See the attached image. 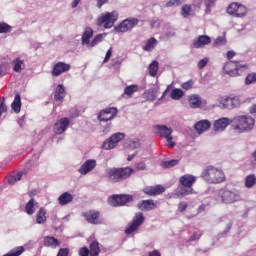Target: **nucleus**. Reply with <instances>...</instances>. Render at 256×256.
Returning a JSON list of instances; mask_svg holds the SVG:
<instances>
[{"mask_svg": "<svg viewBox=\"0 0 256 256\" xmlns=\"http://www.w3.org/2000/svg\"><path fill=\"white\" fill-rule=\"evenodd\" d=\"M243 105V96L241 95H220L216 98V103L214 107H219V109H227L228 111H233Z\"/></svg>", "mask_w": 256, "mask_h": 256, "instance_id": "obj_1", "label": "nucleus"}, {"mask_svg": "<svg viewBox=\"0 0 256 256\" xmlns=\"http://www.w3.org/2000/svg\"><path fill=\"white\" fill-rule=\"evenodd\" d=\"M201 177L210 185H218L225 181V172L221 168L209 165L202 171Z\"/></svg>", "mask_w": 256, "mask_h": 256, "instance_id": "obj_2", "label": "nucleus"}, {"mask_svg": "<svg viewBox=\"0 0 256 256\" xmlns=\"http://www.w3.org/2000/svg\"><path fill=\"white\" fill-rule=\"evenodd\" d=\"M215 200L217 203H224L225 205H231L241 201V193L239 190H229L227 188H222L215 192Z\"/></svg>", "mask_w": 256, "mask_h": 256, "instance_id": "obj_3", "label": "nucleus"}, {"mask_svg": "<svg viewBox=\"0 0 256 256\" xmlns=\"http://www.w3.org/2000/svg\"><path fill=\"white\" fill-rule=\"evenodd\" d=\"M232 123L238 133H249L255 127V118L249 115H239L232 119Z\"/></svg>", "mask_w": 256, "mask_h": 256, "instance_id": "obj_4", "label": "nucleus"}, {"mask_svg": "<svg viewBox=\"0 0 256 256\" xmlns=\"http://www.w3.org/2000/svg\"><path fill=\"white\" fill-rule=\"evenodd\" d=\"M134 170L130 167L125 168H110L106 171V176L112 183H117L119 181H123L128 179L133 175Z\"/></svg>", "mask_w": 256, "mask_h": 256, "instance_id": "obj_5", "label": "nucleus"}, {"mask_svg": "<svg viewBox=\"0 0 256 256\" xmlns=\"http://www.w3.org/2000/svg\"><path fill=\"white\" fill-rule=\"evenodd\" d=\"M196 181L197 177L191 174H185L184 176L180 177V183L183 187L177 191V197H185V195H191V193H193V185Z\"/></svg>", "mask_w": 256, "mask_h": 256, "instance_id": "obj_6", "label": "nucleus"}, {"mask_svg": "<svg viewBox=\"0 0 256 256\" xmlns=\"http://www.w3.org/2000/svg\"><path fill=\"white\" fill-rule=\"evenodd\" d=\"M119 19V12L117 11H112V12H105L102 13L98 19H97V25L99 27H103L105 29H111L113 25H115V22Z\"/></svg>", "mask_w": 256, "mask_h": 256, "instance_id": "obj_7", "label": "nucleus"}, {"mask_svg": "<svg viewBox=\"0 0 256 256\" xmlns=\"http://www.w3.org/2000/svg\"><path fill=\"white\" fill-rule=\"evenodd\" d=\"M154 133L158 137H163L168 143V147H175V142H173V128L167 127L166 125H155Z\"/></svg>", "mask_w": 256, "mask_h": 256, "instance_id": "obj_8", "label": "nucleus"}, {"mask_svg": "<svg viewBox=\"0 0 256 256\" xmlns=\"http://www.w3.org/2000/svg\"><path fill=\"white\" fill-rule=\"evenodd\" d=\"M223 70L226 75H230V77H237V75H241L243 71H247V66L237 62H227L224 64Z\"/></svg>", "mask_w": 256, "mask_h": 256, "instance_id": "obj_9", "label": "nucleus"}, {"mask_svg": "<svg viewBox=\"0 0 256 256\" xmlns=\"http://www.w3.org/2000/svg\"><path fill=\"white\" fill-rule=\"evenodd\" d=\"M123 139H125V133L123 132L114 133L104 141L102 147L103 149H106V151L115 149L119 144V142L123 141Z\"/></svg>", "mask_w": 256, "mask_h": 256, "instance_id": "obj_10", "label": "nucleus"}, {"mask_svg": "<svg viewBox=\"0 0 256 256\" xmlns=\"http://www.w3.org/2000/svg\"><path fill=\"white\" fill-rule=\"evenodd\" d=\"M201 5H203V0H195L193 5L185 4L181 8L180 15H182L184 19H187L188 17H191V15H195V11L201 9Z\"/></svg>", "mask_w": 256, "mask_h": 256, "instance_id": "obj_11", "label": "nucleus"}, {"mask_svg": "<svg viewBox=\"0 0 256 256\" xmlns=\"http://www.w3.org/2000/svg\"><path fill=\"white\" fill-rule=\"evenodd\" d=\"M129 201H133V196L127 194L113 195L108 199V203L112 207H122L126 203H129Z\"/></svg>", "mask_w": 256, "mask_h": 256, "instance_id": "obj_12", "label": "nucleus"}, {"mask_svg": "<svg viewBox=\"0 0 256 256\" xmlns=\"http://www.w3.org/2000/svg\"><path fill=\"white\" fill-rule=\"evenodd\" d=\"M227 13L229 15H233V17H245V15L248 13V10L245 5L233 2L228 6Z\"/></svg>", "mask_w": 256, "mask_h": 256, "instance_id": "obj_13", "label": "nucleus"}, {"mask_svg": "<svg viewBox=\"0 0 256 256\" xmlns=\"http://www.w3.org/2000/svg\"><path fill=\"white\" fill-rule=\"evenodd\" d=\"M143 221H145V217L143 216V213L138 212L132 222L128 225L125 233L126 235H131L132 233H135L143 225Z\"/></svg>", "mask_w": 256, "mask_h": 256, "instance_id": "obj_14", "label": "nucleus"}, {"mask_svg": "<svg viewBox=\"0 0 256 256\" xmlns=\"http://www.w3.org/2000/svg\"><path fill=\"white\" fill-rule=\"evenodd\" d=\"M139 23V20L135 18H129L122 21L118 26L115 27V30L118 33H127V31H131L133 27H135Z\"/></svg>", "mask_w": 256, "mask_h": 256, "instance_id": "obj_15", "label": "nucleus"}, {"mask_svg": "<svg viewBox=\"0 0 256 256\" xmlns=\"http://www.w3.org/2000/svg\"><path fill=\"white\" fill-rule=\"evenodd\" d=\"M101 253V248L99 247V242L94 241L90 244V250L87 247L80 248L79 255L80 256H99Z\"/></svg>", "mask_w": 256, "mask_h": 256, "instance_id": "obj_16", "label": "nucleus"}, {"mask_svg": "<svg viewBox=\"0 0 256 256\" xmlns=\"http://www.w3.org/2000/svg\"><path fill=\"white\" fill-rule=\"evenodd\" d=\"M96 167L97 160L88 159L80 166L78 173H80V175H89V173H91V171H93Z\"/></svg>", "mask_w": 256, "mask_h": 256, "instance_id": "obj_17", "label": "nucleus"}, {"mask_svg": "<svg viewBox=\"0 0 256 256\" xmlns=\"http://www.w3.org/2000/svg\"><path fill=\"white\" fill-rule=\"evenodd\" d=\"M71 70V64L65 62H57L54 64L52 69V76L59 77V75H63V73H67V71Z\"/></svg>", "mask_w": 256, "mask_h": 256, "instance_id": "obj_18", "label": "nucleus"}, {"mask_svg": "<svg viewBox=\"0 0 256 256\" xmlns=\"http://www.w3.org/2000/svg\"><path fill=\"white\" fill-rule=\"evenodd\" d=\"M70 123L71 120H69V118H61L54 124V132L57 135H62V133H65L67 129H69Z\"/></svg>", "mask_w": 256, "mask_h": 256, "instance_id": "obj_19", "label": "nucleus"}, {"mask_svg": "<svg viewBox=\"0 0 256 256\" xmlns=\"http://www.w3.org/2000/svg\"><path fill=\"white\" fill-rule=\"evenodd\" d=\"M101 214L99 211L95 210H89L87 212L82 213V217L86 219L88 223H91L92 225H99L101 221H99V216Z\"/></svg>", "mask_w": 256, "mask_h": 256, "instance_id": "obj_20", "label": "nucleus"}, {"mask_svg": "<svg viewBox=\"0 0 256 256\" xmlns=\"http://www.w3.org/2000/svg\"><path fill=\"white\" fill-rule=\"evenodd\" d=\"M117 116L116 108H107L100 112L98 119L99 121H111Z\"/></svg>", "mask_w": 256, "mask_h": 256, "instance_id": "obj_21", "label": "nucleus"}, {"mask_svg": "<svg viewBox=\"0 0 256 256\" xmlns=\"http://www.w3.org/2000/svg\"><path fill=\"white\" fill-rule=\"evenodd\" d=\"M210 43H211V37L207 35H201L193 40L192 45L194 49H203V47L209 45Z\"/></svg>", "mask_w": 256, "mask_h": 256, "instance_id": "obj_22", "label": "nucleus"}, {"mask_svg": "<svg viewBox=\"0 0 256 256\" xmlns=\"http://www.w3.org/2000/svg\"><path fill=\"white\" fill-rule=\"evenodd\" d=\"M93 38V28L86 27L82 34L81 43L84 47L89 49L91 47V39Z\"/></svg>", "mask_w": 256, "mask_h": 256, "instance_id": "obj_23", "label": "nucleus"}, {"mask_svg": "<svg viewBox=\"0 0 256 256\" xmlns=\"http://www.w3.org/2000/svg\"><path fill=\"white\" fill-rule=\"evenodd\" d=\"M194 129L198 135H203L205 131L211 129V122L209 120H200L194 124Z\"/></svg>", "mask_w": 256, "mask_h": 256, "instance_id": "obj_24", "label": "nucleus"}, {"mask_svg": "<svg viewBox=\"0 0 256 256\" xmlns=\"http://www.w3.org/2000/svg\"><path fill=\"white\" fill-rule=\"evenodd\" d=\"M143 192L146 195L153 197L155 195H161V193H165V187H163L162 185L148 186L143 189Z\"/></svg>", "mask_w": 256, "mask_h": 256, "instance_id": "obj_25", "label": "nucleus"}, {"mask_svg": "<svg viewBox=\"0 0 256 256\" xmlns=\"http://www.w3.org/2000/svg\"><path fill=\"white\" fill-rule=\"evenodd\" d=\"M230 123H233V120L225 117L220 118L214 122V131H225Z\"/></svg>", "mask_w": 256, "mask_h": 256, "instance_id": "obj_26", "label": "nucleus"}, {"mask_svg": "<svg viewBox=\"0 0 256 256\" xmlns=\"http://www.w3.org/2000/svg\"><path fill=\"white\" fill-rule=\"evenodd\" d=\"M188 103L192 109H199L201 107V96L197 94L190 95L188 97Z\"/></svg>", "mask_w": 256, "mask_h": 256, "instance_id": "obj_27", "label": "nucleus"}, {"mask_svg": "<svg viewBox=\"0 0 256 256\" xmlns=\"http://www.w3.org/2000/svg\"><path fill=\"white\" fill-rule=\"evenodd\" d=\"M36 223L38 225H45L47 223V210L45 208H40L36 213Z\"/></svg>", "mask_w": 256, "mask_h": 256, "instance_id": "obj_28", "label": "nucleus"}, {"mask_svg": "<svg viewBox=\"0 0 256 256\" xmlns=\"http://www.w3.org/2000/svg\"><path fill=\"white\" fill-rule=\"evenodd\" d=\"M65 95H67V92L65 91V86H63V84H59L55 89V101H61L62 99H65Z\"/></svg>", "mask_w": 256, "mask_h": 256, "instance_id": "obj_29", "label": "nucleus"}, {"mask_svg": "<svg viewBox=\"0 0 256 256\" xmlns=\"http://www.w3.org/2000/svg\"><path fill=\"white\" fill-rule=\"evenodd\" d=\"M13 65V71L15 73H21L23 69H25V60H22L21 58H16L12 61Z\"/></svg>", "mask_w": 256, "mask_h": 256, "instance_id": "obj_30", "label": "nucleus"}, {"mask_svg": "<svg viewBox=\"0 0 256 256\" xmlns=\"http://www.w3.org/2000/svg\"><path fill=\"white\" fill-rule=\"evenodd\" d=\"M71 201H73V195H71L69 192H64L58 198V203L59 205H62V206L69 205Z\"/></svg>", "mask_w": 256, "mask_h": 256, "instance_id": "obj_31", "label": "nucleus"}, {"mask_svg": "<svg viewBox=\"0 0 256 256\" xmlns=\"http://www.w3.org/2000/svg\"><path fill=\"white\" fill-rule=\"evenodd\" d=\"M155 207L153 200H143L138 204V208L141 209V211H151V209H155Z\"/></svg>", "mask_w": 256, "mask_h": 256, "instance_id": "obj_32", "label": "nucleus"}, {"mask_svg": "<svg viewBox=\"0 0 256 256\" xmlns=\"http://www.w3.org/2000/svg\"><path fill=\"white\" fill-rule=\"evenodd\" d=\"M244 185L246 189H253L256 185V175L255 174H249L245 177Z\"/></svg>", "mask_w": 256, "mask_h": 256, "instance_id": "obj_33", "label": "nucleus"}, {"mask_svg": "<svg viewBox=\"0 0 256 256\" xmlns=\"http://www.w3.org/2000/svg\"><path fill=\"white\" fill-rule=\"evenodd\" d=\"M11 107L15 113H21V95L16 94Z\"/></svg>", "mask_w": 256, "mask_h": 256, "instance_id": "obj_34", "label": "nucleus"}, {"mask_svg": "<svg viewBox=\"0 0 256 256\" xmlns=\"http://www.w3.org/2000/svg\"><path fill=\"white\" fill-rule=\"evenodd\" d=\"M157 39L155 38H150L146 41V44L143 46L144 51H153L157 47Z\"/></svg>", "mask_w": 256, "mask_h": 256, "instance_id": "obj_35", "label": "nucleus"}, {"mask_svg": "<svg viewBox=\"0 0 256 256\" xmlns=\"http://www.w3.org/2000/svg\"><path fill=\"white\" fill-rule=\"evenodd\" d=\"M105 37H107L106 33L96 35L93 38V40L90 42L89 49H93V47H97V45H99V43H103V39H105Z\"/></svg>", "mask_w": 256, "mask_h": 256, "instance_id": "obj_36", "label": "nucleus"}, {"mask_svg": "<svg viewBox=\"0 0 256 256\" xmlns=\"http://www.w3.org/2000/svg\"><path fill=\"white\" fill-rule=\"evenodd\" d=\"M37 205V202H35V199H30L28 203L25 206V211L27 215H33L35 213V206Z\"/></svg>", "mask_w": 256, "mask_h": 256, "instance_id": "obj_37", "label": "nucleus"}, {"mask_svg": "<svg viewBox=\"0 0 256 256\" xmlns=\"http://www.w3.org/2000/svg\"><path fill=\"white\" fill-rule=\"evenodd\" d=\"M148 71H149V75L151 77H156L157 76V73L159 71V62L157 61H153L149 67H148Z\"/></svg>", "mask_w": 256, "mask_h": 256, "instance_id": "obj_38", "label": "nucleus"}, {"mask_svg": "<svg viewBox=\"0 0 256 256\" xmlns=\"http://www.w3.org/2000/svg\"><path fill=\"white\" fill-rule=\"evenodd\" d=\"M25 253V247L18 246L16 248H13L10 252L4 254L3 256H20Z\"/></svg>", "mask_w": 256, "mask_h": 256, "instance_id": "obj_39", "label": "nucleus"}, {"mask_svg": "<svg viewBox=\"0 0 256 256\" xmlns=\"http://www.w3.org/2000/svg\"><path fill=\"white\" fill-rule=\"evenodd\" d=\"M137 91H139V86L132 84L124 89L122 96L125 97V95H127V97H131V95H133V93H137Z\"/></svg>", "mask_w": 256, "mask_h": 256, "instance_id": "obj_40", "label": "nucleus"}, {"mask_svg": "<svg viewBox=\"0 0 256 256\" xmlns=\"http://www.w3.org/2000/svg\"><path fill=\"white\" fill-rule=\"evenodd\" d=\"M185 95V92L179 88H175L171 91L170 97L171 99H174V101H179L183 96Z\"/></svg>", "mask_w": 256, "mask_h": 256, "instance_id": "obj_41", "label": "nucleus"}, {"mask_svg": "<svg viewBox=\"0 0 256 256\" xmlns=\"http://www.w3.org/2000/svg\"><path fill=\"white\" fill-rule=\"evenodd\" d=\"M44 245L46 247H57L59 245V240L55 239V237H46L44 239Z\"/></svg>", "mask_w": 256, "mask_h": 256, "instance_id": "obj_42", "label": "nucleus"}, {"mask_svg": "<svg viewBox=\"0 0 256 256\" xmlns=\"http://www.w3.org/2000/svg\"><path fill=\"white\" fill-rule=\"evenodd\" d=\"M126 145L129 149H139L141 147V142H139V139L134 138L127 140Z\"/></svg>", "mask_w": 256, "mask_h": 256, "instance_id": "obj_43", "label": "nucleus"}, {"mask_svg": "<svg viewBox=\"0 0 256 256\" xmlns=\"http://www.w3.org/2000/svg\"><path fill=\"white\" fill-rule=\"evenodd\" d=\"M22 177H23V172H18L17 174H13L9 176L8 178L9 185H15L16 181H21Z\"/></svg>", "mask_w": 256, "mask_h": 256, "instance_id": "obj_44", "label": "nucleus"}, {"mask_svg": "<svg viewBox=\"0 0 256 256\" xmlns=\"http://www.w3.org/2000/svg\"><path fill=\"white\" fill-rule=\"evenodd\" d=\"M179 164V160H169L162 162V167L164 169H171V167H175V165Z\"/></svg>", "mask_w": 256, "mask_h": 256, "instance_id": "obj_45", "label": "nucleus"}, {"mask_svg": "<svg viewBox=\"0 0 256 256\" xmlns=\"http://www.w3.org/2000/svg\"><path fill=\"white\" fill-rule=\"evenodd\" d=\"M158 93H159V88L150 89L148 91V99H150V101H155L157 99Z\"/></svg>", "mask_w": 256, "mask_h": 256, "instance_id": "obj_46", "label": "nucleus"}, {"mask_svg": "<svg viewBox=\"0 0 256 256\" xmlns=\"http://www.w3.org/2000/svg\"><path fill=\"white\" fill-rule=\"evenodd\" d=\"M215 1L217 0H202V3H204L206 7V13H211V8L215 7Z\"/></svg>", "mask_w": 256, "mask_h": 256, "instance_id": "obj_47", "label": "nucleus"}, {"mask_svg": "<svg viewBox=\"0 0 256 256\" xmlns=\"http://www.w3.org/2000/svg\"><path fill=\"white\" fill-rule=\"evenodd\" d=\"M253 83H256V73H250L247 75L245 79L246 85H253Z\"/></svg>", "mask_w": 256, "mask_h": 256, "instance_id": "obj_48", "label": "nucleus"}, {"mask_svg": "<svg viewBox=\"0 0 256 256\" xmlns=\"http://www.w3.org/2000/svg\"><path fill=\"white\" fill-rule=\"evenodd\" d=\"M182 3H185V0H169L165 7H179Z\"/></svg>", "mask_w": 256, "mask_h": 256, "instance_id": "obj_49", "label": "nucleus"}, {"mask_svg": "<svg viewBox=\"0 0 256 256\" xmlns=\"http://www.w3.org/2000/svg\"><path fill=\"white\" fill-rule=\"evenodd\" d=\"M0 33H11V26L7 23H0Z\"/></svg>", "mask_w": 256, "mask_h": 256, "instance_id": "obj_50", "label": "nucleus"}, {"mask_svg": "<svg viewBox=\"0 0 256 256\" xmlns=\"http://www.w3.org/2000/svg\"><path fill=\"white\" fill-rule=\"evenodd\" d=\"M207 63H209V57H205L203 59H201L200 61H198V69H205V67L207 66Z\"/></svg>", "mask_w": 256, "mask_h": 256, "instance_id": "obj_51", "label": "nucleus"}, {"mask_svg": "<svg viewBox=\"0 0 256 256\" xmlns=\"http://www.w3.org/2000/svg\"><path fill=\"white\" fill-rule=\"evenodd\" d=\"M225 43H227V40H226L225 37H223V36H219V37L214 41L215 47H219V46H221V45H225Z\"/></svg>", "mask_w": 256, "mask_h": 256, "instance_id": "obj_52", "label": "nucleus"}, {"mask_svg": "<svg viewBox=\"0 0 256 256\" xmlns=\"http://www.w3.org/2000/svg\"><path fill=\"white\" fill-rule=\"evenodd\" d=\"M193 85V80H188L187 82L182 83L181 87L182 89H185V91H189V89H193Z\"/></svg>", "mask_w": 256, "mask_h": 256, "instance_id": "obj_53", "label": "nucleus"}, {"mask_svg": "<svg viewBox=\"0 0 256 256\" xmlns=\"http://www.w3.org/2000/svg\"><path fill=\"white\" fill-rule=\"evenodd\" d=\"M201 235H203L201 233V231H196L193 233V235L190 237L189 241H199V239H201Z\"/></svg>", "mask_w": 256, "mask_h": 256, "instance_id": "obj_54", "label": "nucleus"}, {"mask_svg": "<svg viewBox=\"0 0 256 256\" xmlns=\"http://www.w3.org/2000/svg\"><path fill=\"white\" fill-rule=\"evenodd\" d=\"M7 112V105H5V98H3V101L0 102V117L3 115V113Z\"/></svg>", "mask_w": 256, "mask_h": 256, "instance_id": "obj_55", "label": "nucleus"}, {"mask_svg": "<svg viewBox=\"0 0 256 256\" xmlns=\"http://www.w3.org/2000/svg\"><path fill=\"white\" fill-rule=\"evenodd\" d=\"M111 55H113V48H110V49L107 51L103 63H108L109 59H111Z\"/></svg>", "mask_w": 256, "mask_h": 256, "instance_id": "obj_56", "label": "nucleus"}, {"mask_svg": "<svg viewBox=\"0 0 256 256\" xmlns=\"http://www.w3.org/2000/svg\"><path fill=\"white\" fill-rule=\"evenodd\" d=\"M136 169H138V171H145V169H147V165L145 162H139L136 164Z\"/></svg>", "mask_w": 256, "mask_h": 256, "instance_id": "obj_57", "label": "nucleus"}, {"mask_svg": "<svg viewBox=\"0 0 256 256\" xmlns=\"http://www.w3.org/2000/svg\"><path fill=\"white\" fill-rule=\"evenodd\" d=\"M57 256H69V249L67 248L60 249Z\"/></svg>", "mask_w": 256, "mask_h": 256, "instance_id": "obj_58", "label": "nucleus"}, {"mask_svg": "<svg viewBox=\"0 0 256 256\" xmlns=\"http://www.w3.org/2000/svg\"><path fill=\"white\" fill-rule=\"evenodd\" d=\"M185 209H187V202H180L178 204V210L180 211V213H183Z\"/></svg>", "mask_w": 256, "mask_h": 256, "instance_id": "obj_59", "label": "nucleus"}, {"mask_svg": "<svg viewBox=\"0 0 256 256\" xmlns=\"http://www.w3.org/2000/svg\"><path fill=\"white\" fill-rule=\"evenodd\" d=\"M107 1H109V0H97L98 9H101V7H103V5H105V3H107Z\"/></svg>", "mask_w": 256, "mask_h": 256, "instance_id": "obj_60", "label": "nucleus"}, {"mask_svg": "<svg viewBox=\"0 0 256 256\" xmlns=\"http://www.w3.org/2000/svg\"><path fill=\"white\" fill-rule=\"evenodd\" d=\"M109 131H111V123H108V125L105 126V128L103 129V133L107 135Z\"/></svg>", "mask_w": 256, "mask_h": 256, "instance_id": "obj_61", "label": "nucleus"}, {"mask_svg": "<svg viewBox=\"0 0 256 256\" xmlns=\"http://www.w3.org/2000/svg\"><path fill=\"white\" fill-rule=\"evenodd\" d=\"M79 3H81V0H73L71 3L72 9H75L79 5Z\"/></svg>", "mask_w": 256, "mask_h": 256, "instance_id": "obj_62", "label": "nucleus"}, {"mask_svg": "<svg viewBox=\"0 0 256 256\" xmlns=\"http://www.w3.org/2000/svg\"><path fill=\"white\" fill-rule=\"evenodd\" d=\"M235 57V52L234 51H228L227 52V59H233Z\"/></svg>", "mask_w": 256, "mask_h": 256, "instance_id": "obj_63", "label": "nucleus"}, {"mask_svg": "<svg viewBox=\"0 0 256 256\" xmlns=\"http://www.w3.org/2000/svg\"><path fill=\"white\" fill-rule=\"evenodd\" d=\"M250 113L253 114V113H256V104L252 105L250 107Z\"/></svg>", "mask_w": 256, "mask_h": 256, "instance_id": "obj_64", "label": "nucleus"}]
</instances>
